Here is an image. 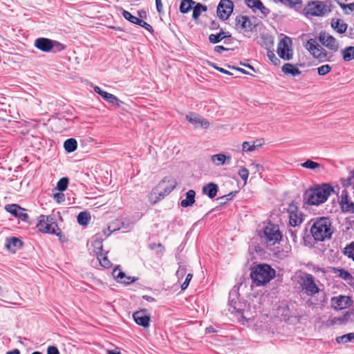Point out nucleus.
Listing matches in <instances>:
<instances>
[{
	"instance_id": "nucleus-1",
	"label": "nucleus",
	"mask_w": 354,
	"mask_h": 354,
	"mask_svg": "<svg viewBox=\"0 0 354 354\" xmlns=\"http://www.w3.org/2000/svg\"><path fill=\"white\" fill-rule=\"evenodd\" d=\"M334 192V188L331 185L324 183L307 189L304 197L308 205L317 206L325 203Z\"/></svg>"
},
{
	"instance_id": "nucleus-2",
	"label": "nucleus",
	"mask_w": 354,
	"mask_h": 354,
	"mask_svg": "<svg viewBox=\"0 0 354 354\" xmlns=\"http://www.w3.org/2000/svg\"><path fill=\"white\" fill-rule=\"evenodd\" d=\"M311 222L310 233L315 241H324L331 238L333 230L329 218H317Z\"/></svg>"
},
{
	"instance_id": "nucleus-3",
	"label": "nucleus",
	"mask_w": 354,
	"mask_h": 354,
	"mask_svg": "<svg viewBox=\"0 0 354 354\" xmlns=\"http://www.w3.org/2000/svg\"><path fill=\"white\" fill-rule=\"evenodd\" d=\"M274 276L275 270L268 264L254 266L250 273L251 279L257 286L268 283Z\"/></svg>"
},
{
	"instance_id": "nucleus-4",
	"label": "nucleus",
	"mask_w": 354,
	"mask_h": 354,
	"mask_svg": "<svg viewBox=\"0 0 354 354\" xmlns=\"http://www.w3.org/2000/svg\"><path fill=\"white\" fill-rule=\"evenodd\" d=\"M306 48L309 51L311 55L319 60V62H330L332 55H329L328 53L322 46H321L316 39H310L307 41L305 46Z\"/></svg>"
},
{
	"instance_id": "nucleus-5",
	"label": "nucleus",
	"mask_w": 354,
	"mask_h": 354,
	"mask_svg": "<svg viewBox=\"0 0 354 354\" xmlns=\"http://www.w3.org/2000/svg\"><path fill=\"white\" fill-rule=\"evenodd\" d=\"M304 11L306 15L322 17L331 11V2L330 1H313L308 3Z\"/></svg>"
},
{
	"instance_id": "nucleus-6",
	"label": "nucleus",
	"mask_w": 354,
	"mask_h": 354,
	"mask_svg": "<svg viewBox=\"0 0 354 354\" xmlns=\"http://www.w3.org/2000/svg\"><path fill=\"white\" fill-rule=\"evenodd\" d=\"M35 46L42 52L59 53L66 48V46L56 40H52L45 37H39L35 39Z\"/></svg>"
},
{
	"instance_id": "nucleus-7",
	"label": "nucleus",
	"mask_w": 354,
	"mask_h": 354,
	"mask_svg": "<svg viewBox=\"0 0 354 354\" xmlns=\"http://www.w3.org/2000/svg\"><path fill=\"white\" fill-rule=\"evenodd\" d=\"M176 187V183L174 179L165 177L158 185L154 187L151 192L152 195H158V197L154 201V203L162 199L165 196L170 194Z\"/></svg>"
},
{
	"instance_id": "nucleus-8",
	"label": "nucleus",
	"mask_w": 354,
	"mask_h": 354,
	"mask_svg": "<svg viewBox=\"0 0 354 354\" xmlns=\"http://www.w3.org/2000/svg\"><path fill=\"white\" fill-rule=\"evenodd\" d=\"M299 279L302 290L308 296H314L319 292L320 290L315 283V279L311 274L304 272L299 277Z\"/></svg>"
},
{
	"instance_id": "nucleus-9",
	"label": "nucleus",
	"mask_w": 354,
	"mask_h": 354,
	"mask_svg": "<svg viewBox=\"0 0 354 354\" xmlns=\"http://www.w3.org/2000/svg\"><path fill=\"white\" fill-rule=\"evenodd\" d=\"M262 238L268 245H274L279 243L282 234L279 230V225L269 223L263 229Z\"/></svg>"
},
{
	"instance_id": "nucleus-10",
	"label": "nucleus",
	"mask_w": 354,
	"mask_h": 354,
	"mask_svg": "<svg viewBox=\"0 0 354 354\" xmlns=\"http://www.w3.org/2000/svg\"><path fill=\"white\" fill-rule=\"evenodd\" d=\"M57 223L51 216L40 215L38 218L37 228L43 233L55 234Z\"/></svg>"
},
{
	"instance_id": "nucleus-11",
	"label": "nucleus",
	"mask_w": 354,
	"mask_h": 354,
	"mask_svg": "<svg viewBox=\"0 0 354 354\" xmlns=\"http://www.w3.org/2000/svg\"><path fill=\"white\" fill-rule=\"evenodd\" d=\"M234 10V3L231 0H221L216 10L217 16L220 19L227 20Z\"/></svg>"
},
{
	"instance_id": "nucleus-12",
	"label": "nucleus",
	"mask_w": 354,
	"mask_h": 354,
	"mask_svg": "<svg viewBox=\"0 0 354 354\" xmlns=\"http://www.w3.org/2000/svg\"><path fill=\"white\" fill-rule=\"evenodd\" d=\"M287 211L289 214L290 225L296 227L303 222L304 214L299 210L298 207L294 203L289 204Z\"/></svg>"
},
{
	"instance_id": "nucleus-13",
	"label": "nucleus",
	"mask_w": 354,
	"mask_h": 354,
	"mask_svg": "<svg viewBox=\"0 0 354 354\" xmlns=\"http://www.w3.org/2000/svg\"><path fill=\"white\" fill-rule=\"evenodd\" d=\"M318 39L319 42L328 50L335 53L337 51L339 48V44L337 39L326 32H322L319 33Z\"/></svg>"
},
{
	"instance_id": "nucleus-14",
	"label": "nucleus",
	"mask_w": 354,
	"mask_h": 354,
	"mask_svg": "<svg viewBox=\"0 0 354 354\" xmlns=\"http://www.w3.org/2000/svg\"><path fill=\"white\" fill-rule=\"evenodd\" d=\"M235 28L243 32H252L256 28V24H253L250 17L245 15H238L235 19Z\"/></svg>"
},
{
	"instance_id": "nucleus-15",
	"label": "nucleus",
	"mask_w": 354,
	"mask_h": 354,
	"mask_svg": "<svg viewBox=\"0 0 354 354\" xmlns=\"http://www.w3.org/2000/svg\"><path fill=\"white\" fill-rule=\"evenodd\" d=\"M353 304V300L348 296L339 295L331 299V306L335 310H343L349 308Z\"/></svg>"
},
{
	"instance_id": "nucleus-16",
	"label": "nucleus",
	"mask_w": 354,
	"mask_h": 354,
	"mask_svg": "<svg viewBox=\"0 0 354 354\" xmlns=\"http://www.w3.org/2000/svg\"><path fill=\"white\" fill-rule=\"evenodd\" d=\"M186 120L192 123L195 127H201L203 129H207L209 127L208 120L198 114L194 112H190L186 115Z\"/></svg>"
},
{
	"instance_id": "nucleus-17",
	"label": "nucleus",
	"mask_w": 354,
	"mask_h": 354,
	"mask_svg": "<svg viewBox=\"0 0 354 354\" xmlns=\"http://www.w3.org/2000/svg\"><path fill=\"white\" fill-rule=\"evenodd\" d=\"M6 210L15 217L19 218L23 221H28V215L24 212L26 209L17 204L7 205L5 207Z\"/></svg>"
},
{
	"instance_id": "nucleus-18",
	"label": "nucleus",
	"mask_w": 354,
	"mask_h": 354,
	"mask_svg": "<svg viewBox=\"0 0 354 354\" xmlns=\"http://www.w3.org/2000/svg\"><path fill=\"white\" fill-rule=\"evenodd\" d=\"M136 323L144 328L149 326L150 315L146 309L140 310L133 314Z\"/></svg>"
},
{
	"instance_id": "nucleus-19",
	"label": "nucleus",
	"mask_w": 354,
	"mask_h": 354,
	"mask_svg": "<svg viewBox=\"0 0 354 354\" xmlns=\"http://www.w3.org/2000/svg\"><path fill=\"white\" fill-rule=\"evenodd\" d=\"M277 53L284 60H290L292 58V50L289 48L288 41L286 39H283L279 41Z\"/></svg>"
},
{
	"instance_id": "nucleus-20",
	"label": "nucleus",
	"mask_w": 354,
	"mask_h": 354,
	"mask_svg": "<svg viewBox=\"0 0 354 354\" xmlns=\"http://www.w3.org/2000/svg\"><path fill=\"white\" fill-rule=\"evenodd\" d=\"M242 304L239 301L231 300L230 302V308L229 310L232 313H236L237 314V318L240 322H241L243 324H245L247 321V319L243 315V311L241 308Z\"/></svg>"
},
{
	"instance_id": "nucleus-21",
	"label": "nucleus",
	"mask_w": 354,
	"mask_h": 354,
	"mask_svg": "<svg viewBox=\"0 0 354 354\" xmlns=\"http://www.w3.org/2000/svg\"><path fill=\"white\" fill-rule=\"evenodd\" d=\"M210 160L215 166L219 167L224 165H230L231 162V156L224 153H217L212 155Z\"/></svg>"
},
{
	"instance_id": "nucleus-22",
	"label": "nucleus",
	"mask_w": 354,
	"mask_h": 354,
	"mask_svg": "<svg viewBox=\"0 0 354 354\" xmlns=\"http://www.w3.org/2000/svg\"><path fill=\"white\" fill-rule=\"evenodd\" d=\"M340 203L343 211L354 212V203L348 199V194L346 190L342 192Z\"/></svg>"
},
{
	"instance_id": "nucleus-23",
	"label": "nucleus",
	"mask_w": 354,
	"mask_h": 354,
	"mask_svg": "<svg viewBox=\"0 0 354 354\" xmlns=\"http://www.w3.org/2000/svg\"><path fill=\"white\" fill-rule=\"evenodd\" d=\"M218 187L214 183H209L203 187V193L209 198H214L218 192Z\"/></svg>"
},
{
	"instance_id": "nucleus-24",
	"label": "nucleus",
	"mask_w": 354,
	"mask_h": 354,
	"mask_svg": "<svg viewBox=\"0 0 354 354\" xmlns=\"http://www.w3.org/2000/svg\"><path fill=\"white\" fill-rule=\"evenodd\" d=\"M331 27L338 33L342 34L346 32L348 26L342 19L334 18L331 20Z\"/></svg>"
},
{
	"instance_id": "nucleus-25",
	"label": "nucleus",
	"mask_w": 354,
	"mask_h": 354,
	"mask_svg": "<svg viewBox=\"0 0 354 354\" xmlns=\"http://www.w3.org/2000/svg\"><path fill=\"white\" fill-rule=\"evenodd\" d=\"M196 192L193 189H189L186 193V198L180 202V205L183 207L192 206L195 203Z\"/></svg>"
},
{
	"instance_id": "nucleus-26",
	"label": "nucleus",
	"mask_w": 354,
	"mask_h": 354,
	"mask_svg": "<svg viewBox=\"0 0 354 354\" xmlns=\"http://www.w3.org/2000/svg\"><path fill=\"white\" fill-rule=\"evenodd\" d=\"M227 37H231V35L229 32H225L221 30L217 34H211L209 35V41L212 44H217L221 41L223 39Z\"/></svg>"
},
{
	"instance_id": "nucleus-27",
	"label": "nucleus",
	"mask_w": 354,
	"mask_h": 354,
	"mask_svg": "<svg viewBox=\"0 0 354 354\" xmlns=\"http://www.w3.org/2000/svg\"><path fill=\"white\" fill-rule=\"evenodd\" d=\"M6 245L9 250L15 252L22 245V242L17 237H12L7 239Z\"/></svg>"
},
{
	"instance_id": "nucleus-28",
	"label": "nucleus",
	"mask_w": 354,
	"mask_h": 354,
	"mask_svg": "<svg viewBox=\"0 0 354 354\" xmlns=\"http://www.w3.org/2000/svg\"><path fill=\"white\" fill-rule=\"evenodd\" d=\"M281 70L285 74H290L294 77L301 74V71L298 68L289 63L285 64L282 66Z\"/></svg>"
},
{
	"instance_id": "nucleus-29",
	"label": "nucleus",
	"mask_w": 354,
	"mask_h": 354,
	"mask_svg": "<svg viewBox=\"0 0 354 354\" xmlns=\"http://www.w3.org/2000/svg\"><path fill=\"white\" fill-rule=\"evenodd\" d=\"M192 10V17L194 20H197L201 16L202 12H205L207 10V8L206 6L196 2V4L193 6Z\"/></svg>"
},
{
	"instance_id": "nucleus-30",
	"label": "nucleus",
	"mask_w": 354,
	"mask_h": 354,
	"mask_svg": "<svg viewBox=\"0 0 354 354\" xmlns=\"http://www.w3.org/2000/svg\"><path fill=\"white\" fill-rule=\"evenodd\" d=\"M301 166L304 168L315 171L316 172H320L321 169H322V166L319 163L314 162L311 160H307L304 162L301 163Z\"/></svg>"
},
{
	"instance_id": "nucleus-31",
	"label": "nucleus",
	"mask_w": 354,
	"mask_h": 354,
	"mask_svg": "<svg viewBox=\"0 0 354 354\" xmlns=\"http://www.w3.org/2000/svg\"><path fill=\"white\" fill-rule=\"evenodd\" d=\"M196 4V1L193 0H182L180 5V12L185 14L192 10L193 6Z\"/></svg>"
},
{
	"instance_id": "nucleus-32",
	"label": "nucleus",
	"mask_w": 354,
	"mask_h": 354,
	"mask_svg": "<svg viewBox=\"0 0 354 354\" xmlns=\"http://www.w3.org/2000/svg\"><path fill=\"white\" fill-rule=\"evenodd\" d=\"M341 53L345 62H350L354 59V46H348L342 49Z\"/></svg>"
},
{
	"instance_id": "nucleus-33",
	"label": "nucleus",
	"mask_w": 354,
	"mask_h": 354,
	"mask_svg": "<svg viewBox=\"0 0 354 354\" xmlns=\"http://www.w3.org/2000/svg\"><path fill=\"white\" fill-rule=\"evenodd\" d=\"M64 147L67 152H73L77 147V143L75 139H67L64 143Z\"/></svg>"
},
{
	"instance_id": "nucleus-34",
	"label": "nucleus",
	"mask_w": 354,
	"mask_h": 354,
	"mask_svg": "<svg viewBox=\"0 0 354 354\" xmlns=\"http://www.w3.org/2000/svg\"><path fill=\"white\" fill-rule=\"evenodd\" d=\"M120 10L123 17L129 22L136 25H138V23H141L140 18L131 15L129 11H127L122 8H120Z\"/></svg>"
},
{
	"instance_id": "nucleus-35",
	"label": "nucleus",
	"mask_w": 354,
	"mask_h": 354,
	"mask_svg": "<svg viewBox=\"0 0 354 354\" xmlns=\"http://www.w3.org/2000/svg\"><path fill=\"white\" fill-rule=\"evenodd\" d=\"M257 140L255 142H248L245 141L242 144V150L244 152H252L258 149V147L261 145H256L255 143L258 142Z\"/></svg>"
},
{
	"instance_id": "nucleus-36",
	"label": "nucleus",
	"mask_w": 354,
	"mask_h": 354,
	"mask_svg": "<svg viewBox=\"0 0 354 354\" xmlns=\"http://www.w3.org/2000/svg\"><path fill=\"white\" fill-rule=\"evenodd\" d=\"M102 97L109 103L117 104L118 106H119L122 103V101L116 96L106 91L103 93Z\"/></svg>"
},
{
	"instance_id": "nucleus-37",
	"label": "nucleus",
	"mask_w": 354,
	"mask_h": 354,
	"mask_svg": "<svg viewBox=\"0 0 354 354\" xmlns=\"http://www.w3.org/2000/svg\"><path fill=\"white\" fill-rule=\"evenodd\" d=\"M91 216L86 212H81L77 216V222L80 225L86 226L88 224Z\"/></svg>"
},
{
	"instance_id": "nucleus-38",
	"label": "nucleus",
	"mask_w": 354,
	"mask_h": 354,
	"mask_svg": "<svg viewBox=\"0 0 354 354\" xmlns=\"http://www.w3.org/2000/svg\"><path fill=\"white\" fill-rule=\"evenodd\" d=\"M336 342L338 344L354 342V333H347L342 336L337 337Z\"/></svg>"
},
{
	"instance_id": "nucleus-39",
	"label": "nucleus",
	"mask_w": 354,
	"mask_h": 354,
	"mask_svg": "<svg viewBox=\"0 0 354 354\" xmlns=\"http://www.w3.org/2000/svg\"><path fill=\"white\" fill-rule=\"evenodd\" d=\"M340 324H346L348 322H353L354 320V313L351 310H348L345 312V313L339 317Z\"/></svg>"
},
{
	"instance_id": "nucleus-40",
	"label": "nucleus",
	"mask_w": 354,
	"mask_h": 354,
	"mask_svg": "<svg viewBox=\"0 0 354 354\" xmlns=\"http://www.w3.org/2000/svg\"><path fill=\"white\" fill-rule=\"evenodd\" d=\"M97 259L102 266L104 268H109L111 266V262L108 259L107 257L104 256L102 252L98 254L96 251Z\"/></svg>"
},
{
	"instance_id": "nucleus-41",
	"label": "nucleus",
	"mask_w": 354,
	"mask_h": 354,
	"mask_svg": "<svg viewBox=\"0 0 354 354\" xmlns=\"http://www.w3.org/2000/svg\"><path fill=\"white\" fill-rule=\"evenodd\" d=\"M113 277L117 280L118 282L120 283L124 281V278L126 277L125 273L119 268H115L113 271Z\"/></svg>"
},
{
	"instance_id": "nucleus-42",
	"label": "nucleus",
	"mask_w": 354,
	"mask_h": 354,
	"mask_svg": "<svg viewBox=\"0 0 354 354\" xmlns=\"http://www.w3.org/2000/svg\"><path fill=\"white\" fill-rule=\"evenodd\" d=\"M68 185V179L66 177L62 178L57 184V189L60 192L65 191Z\"/></svg>"
},
{
	"instance_id": "nucleus-43",
	"label": "nucleus",
	"mask_w": 354,
	"mask_h": 354,
	"mask_svg": "<svg viewBox=\"0 0 354 354\" xmlns=\"http://www.w3.org/2000/svg\"><path fill=\"white\" fill-rule=\"evenodd\" d=\"M337 275L345 281L353 279V277L350 272L344 269H339L337 272Z\"/></svg>"
},
{
	"instance_id": "nucleus-44",
	"label": "nucleus",
	"mask_w": 354,
	"mask_h": 354,
	"mask_svg": "<svg viewBox=\"0 0 354 354\" xmlns=\"http://www.w3.org/2000/svg\"><path fill=\"white\" fill-rule=\"evenodd\" d=\"M332 67L328 64L322 65L317 68L319 75L324 76L330 72Z\"/></svg>"
},
{
	"instance_id": "nucleus-45",
	"label": "nucleus",
	"mask_w": 354,
	"mask_h": 354,
	"mask_svg": "<svg viewBox=\"0 0 354 354\" xmlns=\"http://www.w3.org/2000/svg\"><path fill=\"white\" fill-rule=\"evenodd\" d=\"M281 2L291 8H300L302 3L301 0H281Z\"/></svg>"
},
{
	"instance_id": "nucleus-46",
	"label": "nucleus",
	"mask_w": 354,
	"mask_h": 354,
	"mask_svg": "<svg viewBox=\"0 0 354 354\" xmlns=\"http://www.w3.org/2000/svg\"><path fill=\"white\" fill-rule=\"evenodd\" d=\"M241 179L244 181V185L247 183V180L249 176V171L247 168L241 167L238 172Z\"/></svg>"
},
{
	"instance_id": "nucleus-47",
	"label": "nucleus",
	"mask_w": 354,
	"mask_h": 354,
	"mask_svg": "<svg viewBox=\"0 0 354 354\" xmlns=\"http://www.w3.org/2000/svg\"><path fill=\"white\" fill-rule=\"evenodd\" d=\"M344 254L354 261V241L344 248Z\"/></svg>"
},
{
	"instance_id": "nucleus-48",
	"label": "nucleus",
	"mask_w": 354,
	"mask_h": 354,
	"mask_svg": "<svg viewBox=\"0 0 354 354\" xmlns=\"http://www.w3.org/2000/svg\"><path fill=\"white\" fill-rule=\"evenodd\" d=\"M95 250L94 252L96 253V251L98 252V254L102 252V241L100 239L96 238L92 243Z\"/></svg>"
},
{
	"instance_id": "nucleus-49",
	"label": "nucleus",
	"mask_w": 354,
	"mask_h": 354,
	"mask_svg": "<svg viewBox=\"0 0 354 354\" xmlns=\"http://www.w3.org/2000/svg\"><path fill=\"white\" fill-rule=\"evenodd\" d=\"M260 0H247L245 1L246 5L252 9L253 11H256L258 6L260 5Z\"/></svg>"
},
{
	"instance_id": "nucleus-50",
	"label": "nucleus",
	"mask_w": 354,
	"mask_h": 354,
	"mask_svg": "<svg viewBox=\"0 0 354 354\" xmlns=\"http://www.w3.org/2000/svg\"><path fill=\"white\" fill-rule=\"evenodd\" d=\"M343 185L346 187L354 185V169L350 172L349 176L344 180Z\"/></svg>"
},
{
	"instance_id": "nucleus-51",
	"label": "nucleus",
	"mask_w": 354,
	"mask_h": 354,
	"mask_svg": "<svg viewBox=\"0 0 354 354\" xmlns=\"http://www.w3.org/2000/svg\"><path fill=\"white\" fill-rule=\"evenodd\" d=\"M267 55L269 59L272 62L274 65L277 66L280 63V60L276 57L274 52L268 50Z\"/></svg>"
},
{
	"instance_id": "nucleus-52",
	"label": "nucleus",
	"mask_w": 354,
	"mask_h": 354,
	"mask_svg": "<svg viewBox=\"0 0 354 354\" xmlns=\"http://www.w3.org/2000/svg\"><path fill=\"white\" fill-rule=\"evenodd\" d=\"M250 167L254 171V173L258 172L259 174H261L262 171H263V167L260 164L252 163Z\"/></svg>"
},
{
	"instance_id": "nucleus-53",
	"label": "nucleus",
	"mask_w": 354,
	"mask_h": 354,
	"mask_svg": "<svg viewBox=\"0 0 354 354\" xmlns=\"http://www.w3.org/2000/svg\"><path fill=\"white\" fill-rule=\"evenodd\" d=\"M257 10H259L264 17H266L270 13L269 9L267 8L261 1Z\"/></svg>"
},
{
	"instance_id": "nucleus-54",
	"label": "nucleus",
	"mask_w": 354,
	"mask_h": 354,
	"mask_svg": "<svg viewBox=\"0 0 354 354\" xmlns=\"http://www.w3.org/2000/svg\"><path fill=\"white\" fill-rule=\"evenodd\" d=\"M186 273V268L185 266H180L176 271V275L178 279H182Z\"/></svg>"
},
{
	"instance_id": "nucleus-55",
	"label": "nucleus",
	"mask_w": 354,
	"mask_h": 354,
	"mask_svg": "<svg viewBox=\"0 0 354 354\" xmlns=\"http://www.w3.org/2000/svg\"><path fill=\"white\" fill-rule=\"evenodd\" d=\"M140 22L141 23H138V26L144 28L145 29H146L147 30L149 31L150 32H153V29L152 28V26L149 24L148 23L145 22V21H143L142 19H140Z\"/></svg>"
},
{
	"instance_id": "nucleus-56",
	"label": "nucleus",
	"mask_w": 354,
	"mask_h": 354,
	"mask_svg": "<svg viewBox=\"0 0 354 354\" xmlns=\"http://www.w3.org/2000/svg\"><path fill=\"white\" fill-rule=\"evenodd\" d=\"M192 278V274H187L185 281L181 285V290H185L188 287L189 283Z\"/></svg>"
},
{
	"instance_id": "nucleus-57",
	"label": "nucleus",
	"mask_w": 354,
	"mask_h": 354,
	"mask_svg": "<svg viewBox=\"0 0 354 354\" xmlns=\"http://www.w3.org/2000/svg\"><path fill=\"white\" fill-rule=\"evenodd\" d=\"M149 248L151 250H154L156 248H158L160 253H163L165 251V248L163 247V245L161 243H158V244L151 243V244H149Z\"/></svg>"
},
{
	"instance_id": "nucleus-58",
	"label": "nucleus",
	"mask_w": 354,
	"mask_h": 354,
	"mask_svg": "<svg viewBox=\"0 0 354 354\" xmlns=\"http://www.w3.org/2000/svg\"><path fill=\"white\" fill-rule=\"evenodd\" d=\"M54 199L58 203H61L65 201V196L62 193H57L54 194Z\"/></svg>"
},
{
	"instance_id": "nucleus-59",
	"label": "nucleus",
	"mask_w": 354,
	"mask_h": 354,
	"mask_svg": "<svg viewBox=\"0 0 354 354\" xmlns=\"http://www.w3.org/2000/svg\"><path fill=\"white\" fill-rule=\"evenodd\" d=\"M287 237L291 239L294 242H296L297 234L296 230H289L287 234Z\"/></svg>"
},
{
	"instance_id": "nucleus-60",
	"label": "nucleus",
	"mask_w": 354,
	"mask_h": 354,
	"mask_svg": "<svg viewBox=\"0 0 354 354\" xmlns=\"http://www.w3.org/2000/svg\"><path fill=\"white\" fill-rule=\"evenodd\" d=\"M137 280V278L132 277H128L126 275V277L124 278V281H121L120 283H123L124 284H130Z\"/></svg>"
},
{
	"instance_id": "nucleus-61",
	"label": "nucleus",
	"mask_w": 354,
	"mask_h": 354,
	"mask_svg": "<svg viewBox=\"0 0 354 354\" xmlns=\"http://www.w3.org/2000/svg\"><path fill=\"white\" fill-rule=\"evenodd\" d=\"M47 354H59V352L57 347L54 346H50L47 349Z\"/></svg>"
},
{
	"instance_id": "nucleus-62",
	"label": "nucleus",
	"mask_w": 354,
	"mask_h": 354,
	"mask_svg": "<svg viewBox=\"0 0 354 354\" xmlns=\"http://www.w3.org/2000/svg\"><path fill=\"white\" fill-rule=\"evenodd\" d=\"M156 6L158 12L160 14L162 12L163 8L161 0H156Z\"/></svg>"
},
{
	"instance_id": "nucleus-63",
	"label": "nucleus",
	"mask_w": 354,
	"mask_h": 354,
	"mask_svg": "<svg viewBox=\"0 0 354 354\" xmlns=\"http://www.w3.org/2000/svg\"><path fill=\"white\" fill-rule=\"evenodd\" d=\"M230 49L223 46H216L214 47V51L218 53H221L223 51L229 50Z\"/></svg>"
},
{
	"instance_id": "nucleus-64",
	"label": "nucleus",
	"mask_w": 354,
	"mask_h": 354,
	"mask_svg": "<svg viewBox=\"0 0 354 354\" xmlns=\"http://www.w3.org/2000/svg\"><path fill=\"white\" fill-rule=\"evenodd\" d=\"M328 323L330 325H335V324H340L339 318L338 317H333L331 319H328Z\"/></svg>"
}]
</instances>
